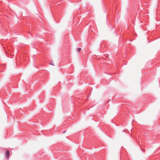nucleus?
<instances>
[{"mask_svg":"<svg viewBox=\"0 0 160 160\" xmlns=\"http://www.w3.org/2000/svg\"><path fill=\"white\" fill-rule=\"evenodd\" d=\"M7 152H6L5 155V156L6 158L7 159H9V156L10 155L9 151L7 150Z\"/></svg>","mask_w":160,"mask_h":160,"instance_id":"obj_1","label":"nucleus"},{"mask_svg":"<svg viewBox=\"0 0 160 160\" xmlns=\"http://www.w3.org/2000/svg\"><path fill=\"white\" fill-rule=\"evenodd\" d=\"M81 48H78V49H77V51L78 52H79L81 51Z\"/></svg>","mask_w":160,"mask_h":160,"instance_id":"obj_2","label":"nucleus"},{"mask_svg":"<svg viewBox=\"0 0 160 160\" xmlns=\"http://www.w3.org/2000/svg\"><path fill=\"white\" fill-rule=\"evenodd\" d=\"M50 64L52 65H54L53 62L52 61H51L50 63Z\"/></svg>","mask_w":160,"mask_h":160,"instance_id":"obj_3","label":"nucleus"},{"mask_svg":"<svg viewBox=\"0 0 160 160\" xmlns=\"http://www.w3.org/2000/svg\"><path fill=\"white\" fill-rule=\"evenodd\" d=\"M65 131H64V132H63V133H65Z\"/></svg>","mask_w":160,"mask_h":160,"instance_id":"obj_4","label":"nucleus"}]
</instances>
